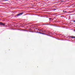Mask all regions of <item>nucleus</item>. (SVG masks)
Instances as JSON below:
<instances>
[{"instance_id": "nucleus-1", "label": "nucleus", "mask_w": 75, "mask_h": 75, "mask_svg": "<svg viewBox=\"0 0 75 75\" xmlns=\"http://www.w3.org/2000/svg\"><path fill=\"white\" fill-rule=\"evenodd\" d=\"M6 25V24L2 22H0V25H3L4 26L5 25Z\"/></svg>"}, {"instance_id": "nucleus-2", "label": "nucleus", "mask_w": 75, "mask_h": 75, "mask_svg": "<svg viewBox=\"0 0 75 75\" xmlns=\"http://www.w3.org/2000/svg\"><path fill=\"white\" fill-rule=\"evenodd\" d=\"M23 13H24V12L20 13L18 14L17 15V16H19V15H21V14H23Z\"/></svg>"}, {"instance_id": "nucleus-3", "label": "nucleus", "mask_w": 75, "mask_h": 75, "mask_svg": "<svg viewBox=\"0 0 75 75\" xmlns=\"http://www.w3.org/2000/svg\"><path fill=\"white\" fill-rule=\"evenodd\" d=\"M72 38H75V36H73L71 37Z\"/></svg>"}, {"instance_id": "nucleus-4", "label": "nucleus", "mask_w": 75, "mask_h": 75, "mask_svg": "<svg viewBox=\"0 0 75 75\" xmlns=\"http://www.w3.org/2000/svg\"><path fill=\"white\" fill-rule=\"evenodd\" d=\"M42 34H43L44 35H46V34H45L44 33H42Z\"/></svg>"}, {"instance_id": "nucleus-5", "label": "nucleus", "mask_w": 75, "mask_h": 75, "mask_svg": "<svg viewBox=\"0 0 75 75\" xmlns=\"http://www.w3.org/2000/svg\"><path fill=\"white\" fill-rule=\"evenodd\" d=\"M44 30V29L42 28L41 29V31H42V30Z\"/></svg>"}, {"instance_id": "nucleus-6", "label": "nucleus", "mask_w": 75, "mask_h": 75, "mask_svg": "<svg viewBox=\"0 0 75 75\" xmlns=\"http://www.w3.org/2000/svg\"><path fill=\"white\" fill-rule=\"evenodd\" d=\"M52 19V18H49V20H51Z\"/></svg>"}, {"instance_id": "nucleus-7", "label": "nucleus", "mask_w": 75, "mask_h": 75, "mask_svg": "<svg viewBox=\"0 0 75 75\" xmlns=\"http://www.w3.org/2000/svg\"><path fill=\"white\" fill-rule=\"evenodd\" d=\"M73 22H74V23H75V20H74L73 21Z\"/></svg>"}, {"instance_id": "nucleus-8", "label": "nucleus", "mask_w": 75, "mask_h": 75, "mask_svg": "<svg viewBox=\"0 0 75 75\" xmlns=\"http://www.w3.org/2000/svg\"><path fill=\"white\" fill-rule=\"evenodd\" d=\"M39 33H40V34H42V33H41V32H40Z\"/></svg>"}, {"instance_id": "nucleus-9", "label": "nucleus", "mask_w": 75, "mask_h": 75, "mask_svg": "<svg viewBox=\"0 0 75 75\" xmlns=\"http://www.w3.org/2000/svg\"><path fill=\"white\" fill-rule=\"evenodd\" d=\"M7 0H4L5 1H7Z\"/></svg>"}, {"instance_id": "nucleus-10", "label": "nucleus", "mask_w": 75, "mask_h": 75, "mask_svg": "<svg viewBox=\"0 0 75 75\" xmlns=\"http://www.w3.org/2000/svg\"><path fill=\"white\" fill-rule=\"evenodd\" d=\"M42 32H44V31H42Z\"/></svg>"}, {"instance_id": "nucleus-11", "label": "nucleus", "mask_w": 75, "mask_h": 75, "mask_svg": "<svg viewBox=\"0 0 75 75\" xmlns=\"http://www.w3.org/2000/svg\"><path fill=\"white\" fill-rule=\"evenodd\" d=\"M63 12H64V11H63Z\"/></svg>"}, {"instance_id": "nucleus-12", "label": "nucleus", "mask_w": 75, "mask_h": 75, "mask_svg": "<svg viewBox=\"0 0 75 75\" xmlns=\"http://www.w3.org/2000/svg\"><path fill=\"white\" fill-rule=\"evenodd\" d=\"M45 25H47V24H45Z\"/></svg>"}, {"instance_id": "nucleus-13", "label": "nucleus", "mask_w": 75, "mask_h": 75, "mask_svg": "<svg viewBox=\"0 0 75 75\" xmlns=\"http://www.w3.org/2000/svg\"><path fill=\"white\" fill-rule=\"evenodd\" d=\"M74 31H75V30H74Z\"/></svg>"}]
</instances>
